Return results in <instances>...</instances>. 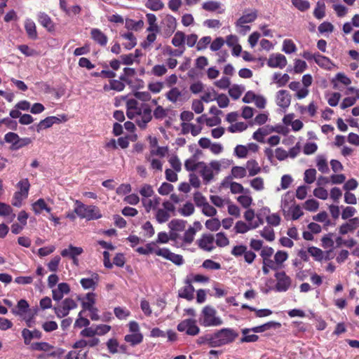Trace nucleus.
<instances>
[{
  "mask_svg": "<svg viewBox=\"0 0 359 359\" xmlns=\"http://www.w3.org/2000/svg\"><path fill=\"white\" fill-rule=\"evenodd\" d=\"M136 251L144 255L149 254H155L158 257H161L167 260H169L176 265L180 266L184 263V259L182 255L172 252L168 248H158L156 243L150 242L144 247H139Z\"/></svg>",
  "mask_w": 359,
  "mask_h": 359,
  "instance_id": "nucleus-1",
  "label": "nucleus"
},
{
  "mask_svg": "<svg viewBox=\"0 0 359 359\" xmlns=\"http://www.w3.org/2000/svg\"><path fill=\"white\" fill-rule=\"evenodd\" d=\"M258 17V11L255 8L245 9L241 15L236 20L234 25L236 31L241 35L248 33L251 27L249 24L254 22Z\"/></svg>",
  "mask_w": 359,
  "mask_h": 359,
  "instance_id": "nucleus-2",
  "label": "nucleus"
},
{
  "mask_svg": "<svg viewBox=\"0 0 359 359\" xmlns=\"http://www.w3.org/2000/svg\"><path fill=\"white\" fill-rule=\"evenodd\" d=\"M198 322L201 326L205 327H218L223 324V320L217 315L216 309L209 305L204 306L201 310Z\"/></svg>",
  "mask_w": 359,
  "mask_h": 359,
  "instance_id": "nucleus-3",
  "label": "nucleus"
},
{
  "mask_svg": "<svg viewBox=\"0 0 359 359\" xmlns=\"http://www.w3.org/2000/svg\"><path fill=\"white\" fill-rule=\"evenodd\" d=\"M238 333L232 328H222L212 333V347H220L233 342Z\"/></svg>",
  "mask_w": 359,
  "mask_h": 359,
  "instance_id": "nucleus-4",
  "label": "nucleus"
},
{
  "mask_svg": "<svg viewBox=\"0 0 359 359\" xmlns=\"http://www.w3.org/2000/svg\"><path fill=\"white\" fill-rule=\"evenodd\" d=\"M74 203V211L80 218L90 221L102 217L100 209L97 206L85 205L79 200H76Z\"/></svg>",
  "mask_w": 359,
  "mask_h": 359,
  "instance_id": "nucleus-5",
  "label": "nucleus"
},
{
  "mask_svg": "<svg viewBox=\"0 0 359 359\" xmlns=\"http://www.w3.org/2000/svg\"><path fill=\"white\" fill-rule=\"evenodd\" d=\"M29 305L25 299H20L18 301L15 309L12 310V313L21 317L26 323L27 325L29 327L34 325V315L29 313Z\"/></svg>",
  "mask_w": 359,
  "mask_h": 359,
  "instance_id": "nucleus-6",
  "label": "nucleus"
},
{
  "mask_svg": "<svg viewBox=\"0 0 359 359\" xmlns=\"http://www.w3.org/2000/svg\"><path fill=\"white\" fill-rule=\"evenodd\" d=\"M177 329L179 332H184L189 336H196L201 331L196 320L194 318H188L182 320L177 325Z\"/></svg>",
  "mask_w": 359,
  "mask_h": 359,
  "instance_id": "nucleus-7",
  "label": "nucleus"
},
{
  "mask_svg": "<svg viewBox=\"0 0 359 359\" xmlns=\"http://www.w3.org/2000/svg\"><path fill=\"white\" fill-rule=\"evenodd\" d=\"M77 307V303L72 298L65 299L60 306H55L53 311L56 316L59 318H62L67 316L70 311Z\"/></svg>",
  "mask_w": 359,
  "mask_h": 359,
  "instance_id": "nucleus-8",
  "label": "nucleus"
},
{
  "mask_svg": "<svg viewBox=\"0 0 359 359\" xmlns=\"http://www.w3.org/2000/svg\"><path fill=\"white\" fill-rule=\"evenodd\" d=\"M276 280L275 288L276 291L283 292L287 291L292 285L291 278L285 271L276 272L274 275Z\"/></svg>",
  "mask_w": 359,
  "mask_h": 359,
  "instance_id": "nucleus-9",
  "label": "nucleus"
},
{
  "mask_svg": "<svg viewBox=\"0 0 359 359\" xmlns=\"http://www.w3.org/2000/svg\"><path fill=\"white\" fill-rule=\"evenodd\" d=\"M276 132V133H282V127L281 126H265L262 128L257 129L252 135L254 140L259 142L264 143L265 142L264 138L266 136L269 134Z\"/></svg>",
  "mask_w": 359,
  "mask_h": 359,
  "instance_id": "nucleus-10",
  "label": "nucleus"
},
{
  "mask_svg": "<svg viewBox=\"0 0 359 359\" xmlns=\"http://www.w3.org/2000/svg\"><path fill=\"white\" fill-rule=\"evenodd\" d=\"M291 95L286 90H280L276 92L275 95V101L283 111H286L291 104Z\"/></svg>",
  "mask_w": 359,
  "mask_h": 359,
  "instance_id": "nucleus-11",
  "label": "nucleus"
},
{
  "mask_svg": "<svg viewBox=\"0 0 359 359\" xmlns=\"http://www.w3.org/2000/svg\"><path fill=\"white\" fill-rule=\"evenodd\" d=\"M163 34L170 36L177 28V20L171 15H165L161 20Z\"/></svg>",
  "mask_w": 359,
  "mask_h": 359,
  "instance_id": "nucleus-12",
  "label": "nucleus"
},
{
  "mask_svg": "<svg viewBox=\"0 0 359 359\" xmlns=\"http://www.w3.org/2000/svg\"><path fill=\"white\" fill-rule=\"evenodd\" d=\"M201 229V223L199 222H195L194 223V226H190L182 237L181 247L190 245L194 241L196 232Z\"/></svg>",
  "mask_w": 359,
  "mask_h": 359,
  "instance_id": "nucleus-13",
  "label": "nucleus"
},
{
  "mask_svg": "<svg viewBox=\"0 0 359 359\" xmlns=\"http://www.w3.org/2000/svg\"><path fill=\"white\" fill-rule=\"evenodd\" d=\"M231 180V177H225L222 182V186L224 188H229L233 194L249 192L248 189H244L241 184L233 182Z\"/></svg>",
  "mask_w": 359,
  "mask_h": 359,
  "instance_id": "nucleus-14",
  "label": "nucleus"
},
{
  "mask_svg": "<svg viewBox=\"0 0 359 359\" xmlns=\"http://www.w3.org/2000/svg\"><path fill=\"white\" fill-rule=\"evenodd\" d=\"M31 348L34 351L48 352V355L57 356L60 354V350H55V348L50 344L44 341L35 342L31 344Z\"/></svg>",
  "mask_w": 359,
  "mask_h": 359,
  "instance_id": "nucleus-15",
  "label": "nucleus"
},
{
  "mask_svg": "<svg viewBox=\"0 0 359 359\" xmlns=\"http://www.w3.org/2000/svg\"><path fill=\"white\" fill-rule=\"evenodd\" d=\"M197 244L201 249L210 252L215 248V237L212 234H203L197 241Z\"/></svg>",
  "mask_w": 359,
  "mask_h": 359,
  "instance_id": "nucleus-16",
  "label": "nucleus"
},
{
  "mask_svg": "<svg viewBox=\"0 0 359 359\" xmlns=\"http://www.w3.org/2000/svg\"><path fill=\"white\" fill-rule=\"evenodd\" d=\"M70 292V286L67 283H60L52 290V297L54 301L59 302L65 295Z\"/></svg>",
  "mask_w": 359,
  "mask_h": 359,
  "instance_id": "nucleus-17",
  "label": "nucleus"
},
{
  "mask_svg": "<svg viewBox=\"0 0 359 359\" xmlns=\"http://www.w3.org/2000/svg\"><path fill=\"white\" fill-rule=\"evenodd\" d=\"M136 123L141 128H145L147 124L151 120V110L147 106L143 107L140 113L137 115Z\"/></svg>",
  "mask_w": 359,
  "mask_h": 359,
  "instance_id": "nucleus-18",
  "label": "nucleus"
},
{
  "mask_svg": "<svg viewBox=\"0 0 359 359\" xmlns=\"http://www.w3.org/2000/svg\"><path fill=\"white\" fill-rule=\"evenodd\" d=\"M294 196L291 191H287L282 195L280 203V208L282 213H287L294 204H295Z\"/></svg>",
  "mask_w": 359,
  "mask_h": 359,
  "instance_id": "nucleus-19",
  "label": "nucleus"
},
{
  "mask_svg": "<svg viewBox=\"0 0 359 359\" xmlns=\"http://www.w3.org/2000/svg\"><path fill=\"white\" fill-rule=\"evenodd\" d=\"M287 59L285 55L277 53L271 55L268 61L267 65L269 67L272 68H280L283 69L287 65Z\"/></svg>",
  "mask_w": 359,
  "mask_h": 359,
  "instance_id": "nucleus-20",
  "label": "nucleus"
},
{
  "mask_svg": "<svg viewBox=\"0 0 359 359\" xmlns=\"http://www.w3.org/2000/svg\"><path fill=\"white\" fill-rule=\"evenodd\" d=\"M127 111L126 115L128 118L134 119L138 113L143 109L139 106L138 102L135 99H128L126 101Z\"/></svg>",
  "mask_w": 359,
  "mask_h": 359,
  "instance_id": "nucleus-21",
  "label": "nucleus"
},
{
  "mask_svg": "<svg viewBox=\"0 0 359 359\" xmlns=\"http://www.w3.org/2000/svg\"><path fill=\"white\" fill-rule=\"evenodd\" d=\"M209 163L214 174H218L222 170L229 168L233 164V161L228 158H222L211 161Z\"/></svg>",
  "mask_w": 359,
  "mask_h": 359,
  "instance_id": "nucleus-22",
  "label": "nucleus"
},
{
  "mask_svg": "<svg viewBox=\"0 0 359 359\" xmlns=\"http://www.w3.org/2000/svg\"><path fill=\"white\" fill-rule=\"evenodd\" d=\"M359 226V218L353 217L339 227V233L345 235L353 232Z\"/></svg>",
  "mask_w": 359,
  "mask_h": 359,
  "instance_id": "nucleus-23",
  "label": "nucleus"
},
{
  "mask_svg": "<svg viewBox=\"0 0 359 359\" xmlns=\"http://www.w3.org/2000/svg\"><path fill=\"white\" fill-rule=\"evenodd\" d=\"M32 210L35 215H40L43 211L46 212L48 214H50L52 208L47 204L45 199L41 198L32 203Z\"/></svg>",
  "mask_w": 359,
  "mask_h": 359,
  "instance_id": "nucleus-24",
  "label": "nucleus"
},
{
  "mask_svg": "<svg viewBox=\"0 0 359 359\" xmlns=\"http://www.w3.org/2000/svg\"><path fill=\"white\" fill-rule=\"evenodd\" d=\"M22 337L24 339V343L26 345H29L32 339H40L42 338V333L41 331L36 329L30 330L27 328H24L22 330Z\"/></svg>",
  "mask_w": 359,
  "mask_h": 359,
  "instance_id": "nucleus-25",
  "label": "nucleus"
},
{
  "mask_svg": "<svg viewBox=\"0 0 359 359\" xmlns=\"http://www.w3.org/2000/svg\"><path fill=\"white\" fill-rule=\"evenodd\" d=\"M198 165L199 172L203 181L205 183H209L213 179L215 175L210 163L206 164L204 162H198Z\"/></svg>",
  "mask_w": 359,
  "mask_h": 359,
  "instance_id": "nucleus-26",
  "label": "nucleus"
},
{
  "mask_svg": "<svg viewBox=\"0 0 359 359\" xmlns=\"http://www.w3.org/2000/svg\"><path fill=\"white\" fill-rule=\"evenodd\" d=\"M99 280V275L96 273H93L90 278H81L80 283L84 290H95Z\"/></svg>",
  "mask_w": 359,
  "mask_h": 359,
  "instance_id": "nucleus-27",
  "label": "nucleus"
},
{
  "mask_svg": "<svg viewBox=\"0 0 359 359\" xmlns=\"http://www.w3.org/2000/svg\"><path fill=\"white\" fill-rule=\"evenodd\" d=\"M62 121L57 116H48L46 118L41 120L36 126V130L40 133L41 130L48 129L52 127L55 123H59Z\"/></svg>",
  "mask_w": 359,
  "mask_h": 359,
  "instance_id": "nucleus-28",
  "label": "nucleus"
},
{
  "mask_svg": "<svg viewBox=\"0 0 359 359\" xmlns=\"http://www.w3.org/2000/svg\"><path fill=\"white\" fill-rule=\"evenodd\" d=\"M304 215V212L301 206L297 203L294 204L287 213H283L285 219H292V220H297Z\"/></svg>",
  "mask_w": 359,
  "mask_h": 359,
  "instance_id": "nucleus-29",
  "label": "nucleus"
},
{
  "mask_svg": "<svg viewBox=\"0 0 359 359\" xmlns=\"http://www.w3.org/2000/svg\"><path fill=\"white\" fill-rule=\"evenodd\" d=\"M184 93L177 87H172L165 94V97L172 103L182 102L184 100Z\"/></svg>",
  "mask_w": 359,
  "mask_h": 359,
  "instance_id": "nucleus-30",
  "label": "nucleus"
},
{
  "mask_svg": "<svg viewBox=\"0 0 359 359\" xmlns=\"http://www.w3.org/2000/svg\"><path fill=\"white\" fill-rule=\"evenodd\" d=\"M92 39L101 46H105L108 39L106 34L97 28H93L90 31Z\"/></svg>",
  "mask_w": 359,
  "mask_h": 359,
  "instance_id": "nucleus-31",
  "label": "nucleus"
},
{
  "mask_svg": "<svg viewBox=\"0 0 359 359\" xmlns=\"http://www.w3.org/2000/svg\"><path fill=\"white\" fill-rule=\"evenodd\" d=\"M37 18L41 25L45 27L48 32L54 31L55 25L48 14L44 12H39L37 14Z\"/></svg>",
  "mask_w": 359,
  "mask_h": 359,
  "instance_id": "nucleus-32",
  "label": "nucleus"
},
{
  "mask_svg": "<svg viewBox=\"0 0 359 359\" xmlns=\"http://www.w3.org/2000/svg\"><path fill=\"white\" fill-rule=\"evenodd\" d=\"M182 133L184 135L191 133L193 136H197L202 130V126L191 123H181Z\"/></svg>",
  "mask_w": 359,
  "mask_h": 359,
  "instance_id": "nucleus-33",
  "label": "nucleus"
},
{
  "mask_svg": "<svg viewBox=\"0 0 359 359\" xmlns=\"http://www.w3.org/2000/svg\"><path fill=\"white\" fill-rule=\"evenodd\" d=\"M95 294L93 292H89L86 294L85 297L82 299V306L84 310L89 311L90 312H93L95 311L96 309L94 307V304L95 303Z\"/></svg>",
  "mask_w": 359,
  "mask_h": 359,
  "instance_id": "nucleus-34",
  "label": "nucleus"
},
{
  "mask_svg": "<svg viewBox=\"0 0 359 359\" xmlns=\"http://www.w3.org/2000/svg\"><path fill=\"white\" fill-rule=\"evenodd\" d=\"M259 226L257 223L246 224L243 221H238L235 226L234 229L237 233H245L250 230L255 229Z\"/></svg>",
  "mask_w": 359,
  "mask_h": 359,
  "instance_id": "nucleus-35",
  "label": "nucleus"
},
{
  "mask_svg": "<svg viewBox=\"0 0 359 359\" xmlns=\"http://www.w3.org/2000/svg\"><path fill=\"white\" fill-rule=\"evenodd\" d=\"M202 8L208 11H217L218 13H223L225 11L223 5L218 1H209L203 4Z\"/></svg>",
  "mask_w": 359,
  "mask_h": 359,
  "instance_id": "nucleus-36",
  "label": "nucleus"
},
{
  "mask_svg": "<svg viewBox=\"0 0 359 359\" xmlns=\"http://www.w3.org/2000/svg\"><path fill=\"white\" fill-rule=\"evenodd\" d=\"M83 252V250L81 247H74L70 245L68 248L62 250L61 255L64 257H69L73 260H76V257L82 254Z\"/></svg>",
  "mask_w": 359,
  "mask_h": 359,
  "instance_id": "nucleus-37",
  "label": "nucleus"
},
{
  "mask_svg": "<svg viewBox=\"0 0 359 359\" xmlns=\"http://www.w3.org/2000/svg\"><path fill=\"white\" fill-rule=\"evenodd\" d=\"M281 327V324L278 322L270 321L262 325L253 327L250 328V330H252L253 333H262L268 330L274 328H280Z\"/></svg>",
  "mask_w": 359,
  "mask_h": 359,
  "instance_id": "nucleus-38",
  "label": "nucleus"
},
{
  "mask_svg": "<svg viewBox=\"0 0 359 359\" xmlns=\"http://www.w3.org/2000/svg\"><path fill=\"white\" fill-rule=\"evenodd\" d=\"M160 201L161 199L158 196H154L152 198H142V205L147 212L151 210H156L158 207Z\"/></svg>",
  "mask_w": 359,
  "mask_h": 359,
  "instance_id": "nucleus-39",
  "label": "nucleus"
},
{
  "mask_svg": "<svg viewBox=\"0 0 359 359\" xmlns=\"http://www.w3.org/2000/svg\"><path fill=\"white\" fill-rule=\"evenodd\" d=\"M245 168L250 177H254L261 172L262 168L258 162L254 159L246 162Z\"/></svg>",
  "mask_w": 359,
  "mask_h": 359,
  "instance_id": "nucleus-40",
  "label": "nucleus"
},
{
  "mask_svg": "<svg viewBox=\"0 0 359 359\" xmlns=\"http://www.w3.org/2000/svg\"><path fill=\"white\" fill-rule=\"evenodd\" d=\"M243 337L241 338L242 343L256 342L259 340V336L252 332L250 328H243L241 330Z\"/></svg>",
  "mask_w": 359,
  "mask_h": 359,
  "instance_id": "nucleus-41",
  "label": "nucleus"
},
{
  "mask_svg": "<svg viewBox=\"0 0 359 359\" xmlns=\"http://www.w3.org/2000/svg\"><path fill=\"white\" fill-rule=\"evenodd\" d=\"M315 62L319 67L327 70H331L334 66L328 57L319 53L316 55Z\"/></svg>",
  "mask_w": 359,
  "mask_h": 359,
  "instance_id": "nucleus-42",
  "label": "nucleus"
},
{
  "mask_svg": "<svg viewBox=\"0 0 359 359\" xmlns=\"http://www.w3.org/2000/svg\"><path fill=\"white\" fill-rule=\"evenodd\" d=\"M143 338L142 333H130L125 335L124 340L132 346H135L143 341Z\"/></svg>",
  "mask_w": 359,
  "mask_h": 359,
  "instance_id": "nucleus-43",
  "label": "nucleus"
},
{
  "mask_svg": "<svg viewBox=\"0 0 359 359\" xmlns=\"http://www.w3.org/2000/svg\"><path fill=\"white\" fill-rule=\"evenodd\" d=\"M25 29L28 36L32 39L37 38V32L35 22L31 19H26L25 21Z\"/></svg>",
  "mask_w": 359,
  "mask_h": 359,
  "instance_id": "nucleus-44",
  "label": "nucleus"
},
{
  "mask_svg": "<svg viewBox=\"0 0 359 359\" xmlns=\"http://www.w3.org/2000/svg\"><path fill=\"white\" fill-rule=\"evenodd\" d=\"M147 21L149 25L147 28L148 32H159V27L157 24V18L154 13L146 15Z\"/></svg>",
  "mask_w": 359,
  "mask_h": 359,
  "instance_id": "nucleus-45",
  "label": "nucleus"
},
{
  "mask_svg": "<svg viewBox=\"0 0 359 359\" xmlns=\"http://www.w3.org/2000/svg\"><path fill=\"white\" fill-rule=\"evenodd\" d=\"M194 286L189 283L179 290V297L187 300H191L194 299Z\"/></svg>",
  "mask_w": 359,
  "mask_h": 359,
  "instance_id": "nucleus-46",
  "label": "nucleus"
},
{
  "mask_svg": "<svg viewBox=\"0 0 359 359\" xmlns=\"http://www.w3.org/2000/svg\"><path fill=\"white\" fill-rule=\"evenodd\" d=\"M186 35L182 31H177L175 33L172 39V44L177 48H184Z\"/></svg>",
  "mask_w": 359,
  "mask_h": 359,
  "instance_id": "nucleus-47",
  "label": "nucleus"
},
{
  "mask_svg": "<svg viewBox=\"0 0 359 359\" xmlns=\"http://www.w3.org/2000/svg\"><path fill=\"white\" fill-rule=\"evenodd\" d=\"M125 88V84L118 80H111L109 84L104 86L103 89L104 91L108 92L111 90H116L117 92L122 91Z\"/></svg>",
  "mask_w": 359,
  "mask_h": 359,
  "instance_id": "nucleus-48",
  "label": "nucleus"
},
{
  "mask_svg": "<svg viewBox=\"0 0 359 359\" xmlns=\"http://www.w3.org/2000/svg\"><path fill=\"white\" fill-rule=\"evenodd\" d=\"M272 79L278 87H283L288 83L290 77L287 74L275 73L273 75Z\"/></svg>",
  "mask_w": 359,
  "mask_h": 359,
  "instance_id": "nucleus-49",
  "label": "nucleus"
},
{
  "mask_svg": "<svg viewBox=\"0 0 359 359\" xmlns=\"http://www.w3.org/2000/svg\"><path fill=\"white\" fill-rule=\"evenodd\" d=\"M273 258L274 262L280 269L284 266L283 264L288 259V254L285 251L278 250L275 253Z\"/></svg>",
  "mask_w": 359,
  "mask_h": 359,
  "instance_id": "nucleus-50",
  "label": "nucleus"
},
{
  "mask_svg": "<svg viewBox=\"0 0 359 359\" xmlns=\"http://www.w3.org/2000/svg\"><path fill=\"white\" fill-rule=\"evenodd\" d=\"M0 215L8 217L10 222H12L15 217L12 208L9 205L2 203H0Z\"/></svg>",
  "mask_w": 359,
  "mask_h": 359,
  "instance_id": "nucleus-51",
  "label": "nucleus"
},
{
  "mask_svg": "<svg viewBox=\"0 0 359 359\" xmlns=\"http://www.w3.org/2000/svg\"><path fill=\"white\" fill-rule=\"evenodd\" d=\"M168 227L172 231H182L186 227V222L182 219H174L168 223Z\"/></svg>",
  "mask_w": 359,
  "mask_h": 359,
  "instance_id": "nucleus-52",
  "label": "nucleus"
},
{
  "mask_svg": "<svg viewBox=\"0 0 359 359\" xmlns=\"http://www.w3.org/2000/svg\"><path fill=\"white\" fill-rule=\"evenodd\" d=\"M4 140L7 143L11 144V149L13 150L18 149L19 135L15 133H8L4 136Z\"/></svg>",
  "mask_w": 359,
  "mask_h": 359,
  "instance_id": "nucleus-53",
  "label": "nucleus"
},
{
  "mask_svg": "<svg viewBox=\"0 0 359 359\" xmlns=\"http://www.w3.org/2000/svg\"><path fill=\"white\" fill-rule=\"evenodd\" d=\"M245 88L244 86L234 84L229 89V94L233 100H238Z\"/></svg>",
  "mask_w": 359,
  "mask_h": 359,
  "instance_id": "nucleus-54",
  "label": "nucleus"
},
{
  "mask_svg": "<svg viewBox=\"0 0 359 359\" xmlns=\"http://www.w3.org/2000/svg\"><path fill=\"white\" fill-rule=\"evenodd\" d=\"M231 179H242L247 176V170L245 167L233 166L231 170Z\"/></svg>",
  "mask_w": 359,
  "mask_h": 359,
  "instance_id": "nucleus-55",
  "label": "nucleus"
},
{
  "mask_svg": "<svg viewBox=\"0 0 359 359\" xmlns=\"http://www.w3.org/2000/svg\"><path fill=\"white\" fill-rule=\"evenodd\" d=\"M249 184L256 191H262L265 189L264 180L261 177H256L250 180Z\"/></svg>",
  "mask_w": 359,
  "mask_h": 359,
  "instance_id": "nucleus-56",
  "label": "nucleus"
},
{
  "mask_svg": "<svg viewBox=\"0 0 359 359\" xmlns=\"http://www.w3.org/2000/svg\"><path fill=\"white\" fill-rule=\"evenodd\" d=\"M146 160L150 163V167L152 170L161 172L163 170V162L159 158L154 156L147 155Z\"/></svg>",
  "mask_w": 359,
  "mask_h": 359,
  "instance_id": "nucleus-57",
  "label": "nucleus"
},
{
  "mask_svg": "<svg viewBox=\"0 0 359 359\" xmlns=\"http://www.w3.org/2000/svg\"><path fill=\"white\" fill-rule=\"evenodd\" d=\"M316 166L319 171L323 173L329 172V167L326 158L323 155H319L316 158Z\"/></svg>",
  "mask_w": 359,
  "mask_h": 359,
  "instance_id": "nucleus-58",
  "label": "nucleus"
},
{
  "mask_svg": "<svg viewBox=\"0 0 359 359\" xmlns=\"http://www.w3.org/2000/svg\"><path fill=\"white\" fill-rule=\"evenodd\" d=\"M194 204L191 202H187L178 209V212L184 217H189L194 212Z\"/></svg>",
  "mask_w": 359,
  "mask_h": 359,
  "instance_id": "nucleus-59",
  "label": "nucleus"
},
{
  "mask_svg": "<svg viewBox=\"0 0 359 359\" xmlns=\"http://www.w3.org/2000/svg\"><path fill=\"white\" fill-rule=\"evenodd\" d=\"M145 6L152 11H158L164 8V4L161 0H147Z\"/></svg>",
  "mask_w": 359,
  "mask_h": 359,
  "instance_id": "nucleus-60",
  "label": "nucleus"
},
{
  "mask_svg": "<svg viewBox=\"0 0 359 359\" xmlns=\"http://www.w3.org/2000/svg\"><path fill=\"white\" fill-rule=\"evenodd\" d=\"M168 153V147H159L158 146L156 148L150 149L149 154L148 155L152 156H158L159 158L165 157Z\"/></svg>",
  "mask_w": 359,
  "mask_h": 359,
  "instance_id": "nucleus-61",
  "label": "nucleus"
},
{
  "mask_svg": "<svg viewBox=\"0 0 359 359\" xmlns=\"http://www.w3.org/2000/svg\"><path fill=\"white\" fill-rule=\"evenodd\" d=\"M205 226L206 229L211 231H217L221 226V222L219 219L213 217L206 220Z\"/></svg>",
  "mask_w": 359,
  "mask_h": 359,
  "instance_id": "nucleus-62",
  "label": "nucleus"
},
{
  "mask_svg": "<svg viewBox=\"0 0 359 359\" xmlns=\"http://www.w3.org/2000/svg\"><path fill=\"white\" fill-rule=\"evenodd\" d=\"M17 187L18 189V192L22 194L26 197L28 196L29 190L30 188V184L29 182L28 179L25 178L21 180L18 184Z\"/></svg>",
  "mask_w": 359,
  "mask_h": 359,
  "instance_id": "nucleus-63",
  "label": "nucleus"
},
{
  "mask_svg": "<svg viewBox=\"0 0 359 359\" xmlns=\"http://www.w3.org/2000/svg\"><path fill=\"white\" fill-rule=\"evenodd\" d=\"M282 50L286 54H292L297 51V46L291 39H285L283 42Z\"/></svg>",
  "mask_w": 359,
  "mask_h": 359,
  "instance_id": "nucleus-64",
  "label": "nucleus"
}]
</instances>
